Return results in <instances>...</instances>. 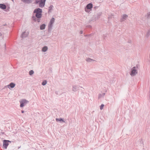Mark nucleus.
I'll return each instance as SVG.
<instances>
[{
	"label": "nucleus",
	"instance_id": "b1692460",
	"mask_svg": "<svg viewBox=\"0 0 150 150\" xmlns=\"http://www.w3.org/2000/svg\"><path fill=\"white\" fill-rule=\"evenodd\" d=\"M150 35V31L149 30H148L147 33L146 34V36L147 37H148L149 35Z\"/></svg>",
	"mask_w": 150,
	"mask_h": 150
},
{
	"label": "nucleus",
	"instance_id": "6ab92c4d",
	"mask_svg": "<svg viewBox=\"0 0 150 150\" xmlns=\"http://www.w3.org/2000/svg\"><path fill=\"white\" fill-rule=\"evenodd\" d=\"M105 95V93H103L102 94H100L98 96V98H100L103 97Z\"/></svg>",
	"mask_w": 150,
	"mask_h": 150
},
{
	"label": "nucleus",
	"instance_id": "f704fd0d",
	"mask_svg": "<svg viewBox=\"0 0 150 150\" xmlns=\"http://www.w3.org/2000/svg\"><path fill=\"white\" fill-rule=\"evenodd\" d=\"M5 48H6V45H5Z\"/></svg>",
	"mask_w": 150,
	"mask_h": 150
},
{
	"label": "nucleus",
	"instance_id": "aec40b11",
	"mask_svg": "<svg viewBox=\"0 0 150 150\" xmlns=\"http://www.w3.org/2000/svg\"><path fill=\"white\" fill-rule=\"evenodd\" d=\"M86 60L87 62H89L93 61V60L88 58H86Z\"/></svg>",
	"mask_w": 150,
	"mask_h": 150
},
{
	"label": "nucleus",
	"instance_id": "1a4fd4ad",
	"mask_svg": "<svg viewBox=\"0 0 150 150\" xmlns=\"http://www.w3.org/2000/svg\"><path fill=\"white\" fill-rule=\"evenodd\" d=\"M79 87L76 85H74L72 86V91L74 92H76L79 90Z\"/></svg>",
	"mask_w": 150,
	"mask_h": 150
},
{
	"label": "nucleus",
	"instance_id": "dca6fc26",
	"mask_svg": "<svg viewBox=\"0 0 150 150\" xmlns=\"http://www.w3.org/2000/svg\"><path fill=\"white\" fill-rule=\"evenodd\" d=\"M101 12H99L97 14V15H95V19H97L100 18V16L101 15Z\"/></svg>",
	"mask_w": 150,
	"mask_h": 150
},
{
	"label": "nucleus",
	"instance_id": "a878e982",
	"mask_svg": "<svg viewBox=\"0 0 150 150\" xmlns=\"http://www.w3.org/2000/svg\"><path fill=\"white\" fill-rule=\"evenodd\" d=\"M107 37V34L104 35L103 36V38L104 39H106Z\"/></svg>",
	"mask_w": 150,
	"mask_h": 150
},
{
	"label": "nucleus",
	"instance_id": "c756f323",
	"mask_svg": "<svg viewBox=\"0 0 150 150\" xmlns=\"http://www.w3.org/2000/svg\"><path fill=\"white\" fill-rule=\"evenodd\" d=\"M33 19L35 20V21H36V20L35 19V17H33Z\"/></svg>",
	"mask_w": 150,
	"mask_h": 150
},
{
	"label": "nucleus",
	"instance_id": "ddd939ff",
	"mask_svg": "<svg viewBox=\"0 0 150 150\" xmlns=\"http://www.w3.org/2000/svg\"><path fill=\"white\" fill-rule=\"evenodd\" d=\"M48 48L47 47V46H45L42 48V52H46L48 50Z\"/></svg>",
	"mask_w": 150,
	"mask_h": 150
},
{
	"label": "nucleus",
	"instance_id": "423d86ee",
	"mask_svg": "<svg viewBox=\"0 0 150 150\" xmlns=\"http://www.w3.org/2000/svg\"><path fill=\"white\" fill-rule=\"evenodd\" d=\"M46 0H41L39 2V6L41 8H43L45 6Z\"/></svg>",
	"mask_w": 150,
	"mask_h": 150
},
{
	"label": "nucleus",
	"instance_id": "7ed1b4c3",
	"mask_svg": "<svg viewBox=\"0 0 150 150\" xmlns=\"http://www.w3.org/2000/svg\"><path fill=\"white\" fill-rule=\"evenodd\" d=\"M93 4L91 3L88 4L85 8V11L86 12L89 13L90 11L93 8Z\"/></svg>",
	"mask_w": 150,
	"mask_h": 150
},
{
	"label": "nucleus",
	"instance_id": "412c9836",
	"mask_svg": "<svg viewBox=\"0 0 150 150\" xmlns=\"http://www.w3.org/2000/svg\"><path fill=\"white\" fill-rule=\"evenodd\" d=\"M41 0H35V2L34 3L36 4H38Z\"/></svg>",
	"mask_w": 150,
	"mask_h": 150
},
{
	"label": "nucleus",
	"instance_id": "9b49d317",
	"mask_svg": "<svg viewBox=\"0 0 150 150\" xmlns=\"http://www.w3.org/2000/svg\"><path fill=\"white\" fill-rule=\"evenodd\" d=\"M15 86V83H11L9 85L7 86L9 88H10L9 87L12 88H13Z\"/></svg>",
	"mask_w": 150,
	"mask_h": 150
},
{
	"label": "nucleus",
	"instance_id": "f8f14e48",
	"mask_svg": "<svg viewBox=\"0 0 150 150\" xmlns=\"http://www.w3.org/2000/svg\"><path fill=\"white\" fill-rule=\"evenodd\" d=\"M54 6L52 5H50L48 8V13H50L51 12Z\"/></svg>",
	"mask_w": 150,
	"mask_h": 150
},
{
	"label": "nucleus",
	"instance_id": "c85d7f7f",
	"mask_svg": "<svg viewBox=\"0 0 150 150\" xmlns=\"http://www.w3.org/2000/svg\"><path fill=\"white\" fill-rule=\"evenodd\" d=\"M83 33V31L82 30H81L80 31V34H82V33Z\"/></svg>",
	"mask_w": 150,
	"mask_h": 150
},
{
	"label": "nucleus",
	"instance_id": "473e14b6",
	"mask_svg": "<svg viewBox=\"0 0 150 150\" xmlns=\"http://www.w3.org/2000/svg\"><path fill=\"white\" fill-rule=\"evenodd\" d=\"M1 35H2L1 33H0V36H1Z\"/></svg>",
	"mask_w": 150,
	"mask_h": 150
},
{
	"label": "nucleus",
	"instance_id": "39448f33",
	"mask_svg": "<svg viewBox=\"0 0 150 150\" xmlns=\"http://www.w3.org/2000/svg\"><path fill=\"white\" fill-rule=\"evenodd\" d=\"M20 106L21 107H23L24 105L29 103V101L25 99H22L20 101Z\"/></svg>",
	"mask_w": 150,
	"mask_h": 150
},
{
	"label": "nucleus",
	"instance_id": "6e6552de",
	"mask_svg": "<svg viewBox=\"0 0 150 150\" xmlns=\"http://www.w3.org/2000/svg\"><path fill=\"white\" fill-rule=\"evenodd\" d=\"M128 17V16L127 15L124 14L122 15V18L120 19V21L123 22L126 20Z\"/></svg>",
	"mask_w": 150,
	"mask_h": 150
},
{
	"label": "nucleus",
	"instance_id": "f257e3e1",
	"mask_svg": "<svg viewBox=\"0 0 150 150\" xmlns=\"http://www.w3.org/2000/svg\"><path fill=\"white\" fill-rule=\"evenodd\" d=\"M34 13H35V16L38 18H40L42 17V10L41 9L38 8L35 9L33 11Z\"/></svg>",
	"mask_w": 150,
	"mask_h": 150
},
{
	"label": "nucleus",
	"instance_id": "2eb2a0df",
	"mask_svg": "<svg viewBox=\"0 0 150 150\" xmlns=\"http://www.w3.org/2000/svg\"><path fill=\"white\" fill-rule=\"evenodd\" d=\"M21 1L24 3L28 4L32 2L31 0H21Z\"/></svg>",
	"mask_w": 150,
	"mask_h": 150
},
{
	"label": "nucleus",
	"instance_id": "2f4dec72",
	"mask_svg": "<svg viewBox=\"0 0 150 150\" xmlns=\"http://www.w3.org/2000/svg\"><path fill=\"white\" fill-rule=\"evenodd\" d=\"M37 20L38 21V22H39L40 21V20L39 19H38Z\"/></svg>",
	"mask_w": 150,
	"mask_h": 150
},
{
	"label": "nucleus",
	"instance_id": "393cba45",
	"mask_svg": "<svg viewBox=\"0 0 150 150\" xmlns=\"http://www.w3.org/2000/svg\"><path fill=\"white\" fill-rule=\"evenodd\" d=\"M104 106V104H101L100 107V109L101 110H102L103 109V107Z\"/></svg>",
	"mask_w": 150,
	"mask_h": 150
},
{
	"label": "nucleus",
	"instance_id": "a211bd4d",
	"mask_svg": "<svg viewBox=\"0 0 150 150\" xmlns=\"http://www.w3.org/2000/svg\"><path fill=\"white\" fill-rule=\"evenodd\" d=\"M46 25L45 24H43L40 26V29L41 30L44 29L45 28Z\"/></svg>",
	"mask_w": 150,
	"mask_h": 150
},
{
	"label": "nucleus",
	"instance_id": "cd10ccee",
	"mask_svg": "<svg viewBox=\"0 0 150 150\" xmlns=\"http://www.w3.org/2000/svg\"><path fill=\"white\" fill-rule=\"evenodd\" d=\"M91 35H92V34H90V35H85V37L87 36H91Z\"/></svg>",
	"mask_w": 150,
	"mask_h": 150
},
{
	"label": "nucleus",
	"instance_id": "0eeeda50",
	"mask_svg": "<svg viewBox=\"0 0 150 150\" xmlns=\"http://www.w3.org/2000/svg\"><path fill=\"white\" fill-rule=\"evenodd\" d=\"M11 141H3V146L4 148L6 149L9 145V143H11Z\"/></svg>",
	"mask_w": 150,
	"mask_h": 150
},
{
	"label": "nucleus",
	"instance_id": "9d476101",
	"mask_svg": "<svg viewBox=\"0 0 150 150\" xmlns=\"http://www.w3.org/2000/svg\"><path fill=\"white\" fill-rule=\"evenodd\" d=\"M28 33V32H24L21 35V37L22 38H24L27 37Z\"/></svg>",
	"mask_w": 150,
	"mask_h": 150
},
{
	"label": "nucleus",
	"instance_id": "20e7f679",
	"mask_svg": "<svg viewBox=\"0 0 150 150\" xmlns=\"http://www.w3.org/2000/svg\"><path fill=\"white\" fill-rule=\"evenodd\" d=\"M54 20L55 19L54 18H52L50 20L48 25V31H51V30L53 26V24L54 22Z\"/></svg>",
	"mask_w": 150,
	"mask_h": 150
},
{
	"label": "nucleus",
	"instance_id": "f03ea898",
	"mask_svg": "<svg viewBox=\"0 0 150 150\" xmlns=\"http://www.w3.org/2000/svg\"><path fill=\"white\" fill-rule=\"evenodd\" d=\"M138 66L137 65L133 67L131 69V71L130 73V75L132 76H135L138 73Z\"/></svg>",
	"mask_w": 150,
	"mask_h": 150
},
{
	"label": "nucleus",
	"instance_id": "4be33fe9",
	"mask_svg": "<svg viewBox=\"0 0 150 150\" xmlns=\"http://www.w3.org/2000/svg\"><path fill=\"white\" fill-rule=\"evenodd\" d=\"M34 73V71L33 70H31L29 72V74L30 75H32Z\"/></svg>",
	"mask_w": 150,
	"mask_h": 150
},
{
	"label": "nucleus",
	"instance_id": "bb28decb",
	"mask_svg": "<svg viewBox=\"0 0 150 150\" xmlns=\"http://www.w3.org/2000/svg\"><path fill=\"white\" fill-rule=\"evenodd\" d=\"M86 27L89 28H91V27L90 25H88L86 26Z\"/></svg>",
	"mask_w": 150,
	"mask_h": 150
},
{
	"label": "nucleus",
	"instance_id": "7c9ffc66",
	"mask_svg": "<svg viewBox=\"0 0 150 150\" xmlns=\"http://www.w3.org/2000/svg\"><path fill=\"white\" fill-rule=\"evenodd\" d=\"M21 112H22V113H23L24 112V111L23 110H22Z\"/></svg>",
	"mask_w": 150,
	"mask_h": 150
},
{
	"label": "nucleus",
	"instance_id": "f3484780",
	"mask_svg": "<svg viewBox=\"0 0 150 150\" xmlns=\"http://www.w3.org/2000/svg\"><path fill=\"white\" fill-rule=\"evenodd\" d=\"M56 120L57 122L59 121L60 122H65L63 120V119L61 118H56Z\"/></svg>",
	"mask_w": 150,
	"mask_h": 150
},
{
	"label": "nucleus",
	"instance_id": "5701e85b",
	"mask_svg": "<svg viewBox=\"0 0 150 150\" xmlns=\"http://www.w3.org/2000/svg\"><path fill=\"white\" fill-rule=\"evenodd\" d=\"M47 82L46 81L44 80L42 82V84L43 86L47 84Z\"/></svg>",
	"mask_w": 150,
	"mask_h": 150
},
{
	"label": "nucleus",
	"instance_id": "72a5a7b5",
	"mask_svg": "<svg viewBox=\"0 0 150 150\" xmlns=\"http://www.w3.org/2000/svg\"><path fill=\"white\" fill-rule=\"evenodd\" d=\"M3 141H8V140H4Z\"/></svg>",
	"mask_w": 150,
	"mask_h": 150
},
{
	"label": "nucleus",
	"instance_id": "4468645a",
	"mask_svg": "<svg viewBox=\"0 0 150 150\" xmlns=\"http://www.w3.org/2000/svg\"><path fill=\"white\" fill-rule=\"evenodd\" d=\"M0 8L3 9H5L6 8V6L4 4H0Z\"/></svg>",
	"mask_w": 150,
	"mask_h": 150
}]
</instances>
